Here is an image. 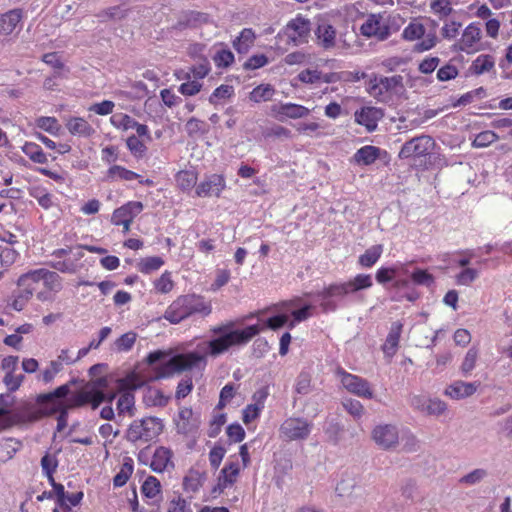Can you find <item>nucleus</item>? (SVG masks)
<instances>
[{
    "label": "nucleus",
    "mask_w": 512,
    "mask_h": 512,
    "mask_svg": "<svg viewBox=\"0 0 512 512\" xmlns=\"http://www.w3.org/2000/svg\"><path fill=\"white\" fill-rule=\"evenodd\" d=\"M349 294L347 282L331 284L317 293L322 299L330 297H343Z\"/></svg>",
    "instance_id": "obj_43"
},
{
    "label": "nucleus",
    "mask_w": 512,
    "mask_h": 512,
    "mask_svg": "<svg viewBox=\"0 0 512 512\" xmlns=\"http://www.w3.org/2000/svg\"><path fill=\"white\" fill-rule=\"evenodd\" d=\"M137 339V334L135 332H127L121 335L115 341V346L118 351L127 352L132 349Z\"/></svg>",
    "instance_id": "obj_56"
},
{
    "label": "nucleus",
    "mask_w": 512,
    "mask_h": 512,
    "mask_svg": "<svg viewBox=\"0 0 512 512\" xmlns=\"http://www.w3.org/2000/svg\"><path fill=\"white\" fill-rule=\"evenodd\" d=\"M207 365L206 355L196 351L179 353L155 368L156 379L169 378L174 374L193 370H204Z\"/></svg>",
    "instance_id": "obj_4"
},
{
    "label": "nucleus",
    "mask_w": 512,
    "mask_h": 512,
    "mask_svg": "<svg viewBox=\"0 0 512 512\" xmlns=\"http://www.w3.org/2000/svg\"><path fill=\"white\" fill-rule=\"evenodd\" d=\"M402 36L404 39L409 41H414L424 37L421 42H418L414 45L413 50L417 52L427 51L434 47L437 42L435 31L427 32L424 25L417 20H413L407 27H405Z\"/></svg>",
    "instance_id": "obj_10"
},
{
    "label": "nucleus",
    "mask_w": 512,
    "mask_h": 512,
    "mask_svg": "<svg viewBox=\"0 0 512 512\" xmlns=\"http://www.w3.org/2000/svg\"><path fill=\"white\" fill-rule=\"evenodd\" d=\"M298 78L301 82L307 84L329 82L317 69H306L298 75Z\"/></svg>",
    "instance_id": "obj_54"
},
{
    "label": "nucleus",
    "mask_w": 512,
    "mask_h": 512,
    "mask_svg": "<svg viewBox=\"0 0 512 512\" xmlns=\"http://www.w3.org/2000/svg\"><path fill=\"white\" fill-rule=\"evenodd\" d=\"M236 389L234 384H226L220 391L219 401L216 406L217 409L222 410L226 405L235 397Z\"/></svg>",
    "instance_id": "obj_58"
},
{
    "label": "nucleus",
    "mask_w": 512,
    "mask_h": 512,
    "mask_svg": "<svg viewBox=\"0 0 512 512\" xmlns=\"http://www.w3.org/2000/svg\"><path fill=\"white\" fill-rule=\"evenodd\" d=\"M349 293L368 289L373 286L372 277L369 274H357L353 279L347 281Z\"/></svg>",
    "instance_id": "obj_45"
},
{
    "label": "nucleus",
    "mask_w": 512,
    "mask_h": 512,
    "mask_svg": "<svg viewBox=\"0 0 512 512\" xmlns=\"http://www.w3.org/2000/svg\"><path fill=\"white\" fill-rule=\"evenodd\" d=\"M356 486V481L354 478L349 477L346 479H342L336 486V494L340 498L350 497L353 493V490Z\"/></svg>",
    "instance_id": "obj_59"
},
{
    "label": "nucleus",
    "mask_w": 512,
    "mask_h": 512,
    "mask_svg": "<svg viewBox=\"0 0 512 512\" xmlns=\"http://www.w3.org/2000/svg\"><path fill=\"white\" fill-rule=\"evenodd\" d=\"M256 40V34L251 28H244L238 37L233 41V48L238 54V61H242V56L248 54Z\"/></svg>",
    "instance_id": "obj_24"
},
{
    "label": "nucleus",
    "mask_w": 512,
    "mask_h": 512,
    "mask_svg": "<svg viewBox=\"0 0 512 512\" xmlns=\"http://www.w3.org/2000/svg\"><path fill=\"white\" fill-rule=\"evenodd\" d=\"M233 327V322H227L211 329V332L218 335V337L206 343V355L215 358L226 353L233 346L245 345L262 330L257 324L249 325L243 329H233Z\"/></svg>",
    "instance_id": "obj_2"
},
{
    "label": "nucleus",
    "mask_w": 512,
    "mask_h": 512,
    "mask_svg": "<svg viewBox=\"0 0 512 512\" xmlns=\"http://www.w3.org/2000/svg\"><path fill=\"white\" fill-rule=\"evenodd\" d=\"M154 289L157 293L168 294L175 286L172 279V273L168 270L164 271L159 278L153 282Z\"/></svg>",
    "instance_id": "obj_44"
},
{
    "label": "nucleus",
    "mask_w": 512,
    "mask_h": 512,
    "mask_svg": "<svg viewBox=\"0 0 512 512\" xmlns=\"http://www.w3.org/2000/svg\"><path fill=\"white\" fill-rule=\"evenodd\" d=\"M164 263V260L159 256H149L139 260L137 269L142 274L147 275L159 270Z\"/></svg>",
    "instance_id": "obj_40"
},
{
    "label": "nucleus",
    "mask_w": 512,
    "mask_h": 512,
    "mask_svg": "<svg viewBox=\"0 0 512 512\" xmlns=\"http://www.w3.org/2000/svg\"><path fill=\"white\" fill-rule=\"evenodd\" d=\"M234 95V87L232 85L222 84L217 87L209 97V102L213 105L219 104L221 100H226Z\"/></svg>",
    "instance_id": "obj_48"
},
{
    "label": "nucleus",
    "mask_w": 512,
    "mask_h": 512,
    "mask_svg": "<svg viewBox=\"0 0 512 512\" xmlns=\"http://www.w3.org/2000/svg\"><path fill=\"white\" fill-rule=\"evenodd\" d=\"M120 396L117 401V410L119 415L128 414L133 415V409L135 404V396L131 391L119 392Z\"/></svg>",
    "instance_id": "obj_42"
},
{
    "label": "nucleus",
    "mask_w": 512,
    "mask_h": 512,
    "mask_svg": "<svg viewBox=\"0 0 512 512\" xmlns=\"http://www.w3.org/2000/svg\"><path fill=\"white\" fill-rule=\"evenodd\" d=\"M401 85V77H385L370 80L367 91L379 101H387L391 97V91Z\"/></svg>",
    "instance_id": "obj_13"
},
{
    "label": "nucleus",
    "mask_w": 512,
    "mask_h": 512,
    "mask_svg": "<svg viewBox=\"0 0 512 512\" xmlns=\"http://www.w3.org/2000/svg\"><path fill=\"white\" fill-rule=\"evenodd\" d=\"M373 439L383 447L390 448L398 442V432L392 425H379L373 430Z\"/></svg>",
    "instance_id": "obj_22"
},
{
    "label": "nucleus",
    "mask_w": 512,
    "mask_h": 512,
    "mask_svg": "<svg viewBox=\"0 0 512 512\" xmlns=\"http://www.w3.org/2000/svg\"><path fill=\"white\" fill-rule=\"evenodd\" d=\"M479 385V382H464L458 380L448 385L444 394L451 399L460 400L473 395L477 391Z\"/></svg>",
    "instance_id": "obj_21"
},
{
    "label": "nucleus",
    "mask_w": 512,
    "mask_h": 512,
    "mask_svg": "<svg viewBox=\"0 0 512 512\" xmlns=\"http://www.w3.org/2000/svg\"><path fill=\"white\" fill-rule=\"evenodd\" d=\"M226 188V180L223 175L211 174L201 181L195 188V193L198 197H220L221 193Z\"/></svg>",
    "instance_id": "obj_14"
},
{
    "label": "nucleus",
    "mask_w": 512,
    "mask_h": 512,
    "mask_svg": "<svg viewBox=\"0 0 512 512\" xmlns=\"http://www.w3.org/2000/svg\"><path fill=\"white\" fill-rule=\"evenodd\" d=\"M166 512H192V509L190 503L178 494L168 501Z\"/></svg>",
    "instance_id": "obj_49"
},
{
    "label": "nucleus",
    "mask_w": 512,
    "mask_h": 512,
    "mask_svg": "<svg viewBox=\"0 0 512 512\" xmlns=\"http://www.w3.org/2000/svg\"><path fill=\"white\" fill-rule=\"evenodd\" d=\"M313 429V423L303 417H288L279 427V436L282 440L303 441L306 440Z\"/></svg>",
    "instance_id": "obj_9"
},
{
    "label": "nucleus",
    "mask_w": 512,
    "mask_h": 512,
    "mask_svg": "<svg viewBox=\"0 0 512 512\" xmlns=\"http://www.w3.org/2000/svg\"><path fill=\"white\" fill-rule=\"evenodd\" d=\"M58 467V459L56 455L46 453L41 458V468L43 474L48 478V480H53L54 473L56 472Z\"/></svg>",
    "instance_id": "obj_46"
},
{
    "label": "nucleus",
    "mask_w": 512,
    "mask_h": 512,
    "mask_svg": "<svg viewBox=\"0 0 512 512\" xmlns=\"http://www.w3.org/2000/svg\"><path fill=\"white\" fill-rule=\"evenodd\" d=\"M18 450V443L11 438L0 440V462L10 460Z\"/></svg>",
    "instance_id": "obj_47"
},
{
    "label": "nucleus",
    "mask_w": 512,
    "mask_h": 512,
    "mask_svg": "<svg viewBox=\"0 0 512 512\" xmlns=\"http://www.w3.org/2000/svg\"><path fill=\"white\" fill-rule=\"evenodd\" d=\"M143 385V381L135 373H130L123 378L117 380L118 392L134 391Z\"/></svg>",
    "instance_id": "obj_41"
},
{
    "label": "nucleus",
    "mask_w": 512,
    "mask_h": 512,
    "mask_svg": "<svg viewBox=\"0 0 512 512\" xmlns=\"http://www.w3.org/2000/svg\"><path fill=\"white\" fill-rule=\"evenodd\" d=\"M478 277V271L474 268H465L456 275L458 285L468 286Z\"/></svg>",
    "instance_id": "obj_64"
},
{
    "label": "nucleus",
    "mask_w": 512,
    "mask_h": 512,
    "mask_svg": "<svg viewBox=\"0 0 512 512\" xmlns=\"http://www.w3.org/2000/svg\"><path fill=\"white\" fill-rule=\"evenodd\" d=\"M336 375L340 377L342 386L351 394L364 399L373 398V390L370 383L357 375L351 374L345 371L343 368L338 367L336 369Z\"/></svg>",
    "instance_id": "obj_11"
},
{
    "label": "nucleus",
    "mask_w": 512,
    "mask_h": 512,
    "mask_svg": "<svg viewBox=\"0 0 512 512\" xmlns=\"http://www.w3.org/2000/svg\"><path fill=\"white\" fill-rule=\"evenodd\" d=\"M106 177L108 180H123V181H134L136 179H140L141 175L125 168L121 165H112L108 168L106 172Z\"/></svg>",
    "instance_id": "obj_31"
},
{
    "label": "nucleus",
    "mask_w": 512,
    "mask_h": 512,
    "mask_svg": "<svg viewBox=\"0 0 512 512\" xmlns=\"http://www.w3.org/2000/svg\"><path fill=\"white\" fill-rule=\"evenodd\" d=\"M311 32V22L309 19L298 15L290 20L283 29L284 36L294 45H300L308 42Z\"/></svg>",
    "instance_id": "obj_12"
},
{
    "label": "nucleus",
    "mask_w": 512,
    "mask_h": 512,
    "mask_svg": "<svg viewBox=\"0 0 512 512\" xmlns=\"http://www.w3.org/2000/svg\"><path fill=\"white\" fill-rule=\"evenodd\" d=\"M205 127L204 121L194 117L190 118L185 124V130L190 137L203 134L206 131Z\"/></svg>",
    "instance_id": "obj_62"
},
{
    "label": "nucleus",
    "mask_w": 512,
    "mask_h": 512,
    "mask_svg": "<svg viewBox=\"0 0 512 512\" xmlns=\"http://www.w3.org/2000/svg\"><path fill=\"white\" fill-rule=\"evenodd\" d=\"M403 329V324L400 321L393 322L390 331L382 345V351L388 358H392L398 349L400 337Z\"/></svg>",
    "instance_id": "obj_23"
},
{
    "label": "nucleus",
    "mask_w": 512,
    "mask_h": 512,
    "mask_svg": "<svg viewBox=\"0 0 512 512\" xmlns=\"http://www.w3.org/2000/svg\"><path fill=\"white\" fill-rule=\"evenodd\" d=\"M198 173L194 170H181L175 175L177 187L183 192H189L196 187Z\"/></svg>",
    "instance_id": "obj_32"
},
{
    "label": "nucleus",
    "mask_w": 512,
    "mask_h": 512,
    "mask_svg": "<svg viewBox=\"0 0 512 512\" xmlns=\"http://www.w3.org/2000/svg\"><path fill=\"white\" fill-rule=\"evenodd\" d=\"M271 115L279 121L285 119H300L310 114V109L296 103H279L270 108Z\"/></svg>",
    "instance_id": "obj_15"
},
{
    "label": "nucleus",
    "mask_w": 512,
    "mask_h": 512,
    "mask_svg": "<svg viewBox=\"0 0 512 512\" xmlns=\"http://www.w3.org/2000/svg\"><path fill=\"white\" fill-rule=\"evenodd\" d=\"M318 39V43L325 49H330L335 46L336 42V30L335 28L326 21L318 24L315 31Z\"/></svg>",
    "instance_id": "obj_26"
},
{
    "label": "nucleus",
    "mask_w": 512,
    "mask_h": 512,
    "mask_svg": "<svg viewBox=\"0 0 512 512\" xmlns=\"http://www.w3.org/2000/svg\"><path fill=\"white\" fill-rule=\"evenodd\" d=\"M478 355H479V351L476 347H471L464 359H463V362L461 364V372L463 375H468L470 374V372L475 368L476 366V362H477V359H478Z\"/></svg>",
    "instance_id": "obj_50"
},
{
    "label": "nucleus",
    "mask_w": 512,
    "mask_h": 512,
    "mask_svg": "<svg viewBox=\"0 0 512 512\" xmlns=\"http://www.w3.org/2000/svg\"><path fill=\"white\" fill-rule=\"evenodd\" d=\"M355 121L362 125L368 132H373L378 126V122L383 118L382 109L372 106L362 107L355 112Z\"/></svg>",
    "instance_id": "obj_19"
},
{
    "label": "nucleus",
    "mask_w": 512,
    "mask_h": 512,
    "mask_svg": "<svg viewBox=\"0 0 512 512\" xmlns=\"http://www.w3.org/2000/svg\"><path fill=\"white\" fill-rule=\"evenodd\" d=\"M51 486L53 487V497H56V504L63 509L65 512H69V505L66 503V492L64 486L60 483H57L55 479L49 480Z\"/></svg>",
    "instance_id": "obj_52"
},
{
    "label": "nucleus",
    "mask_w": 512,
    "mask_h": 512,
    "mask_svg": "<svg viewBox=\"0 0 512 512\" xmlns=\"http://www.w3.org/2000/svg\"><path fill=\"white\" fill-rule=\"evenodd\" d=\"M383 253V246L373 245L365 250L363 254H361L358 258V263L360 266L364 268H371L374 266L378 260L380 259Z\"/></svg>",
    "instance_id": "obj_36"
},
{
    "label": "nucleus",
    "mask_w": 512,
    "mask_h": 512,
    "mask_svg": "<svg viewBox=\"0 0 512 512\" xmlns=\"http://www.w3.org/2000/svg\"><path fill=\"white\" fill-rule=\"evenodd\" d=\"M204 477L197 470L190 469L183 478L182 487L186 493H197L203 486Z\"/></svg>",
    "instance_id": "obj_35"
},
{
    "label": "nucleus",
    "mask_w": 512,
    "mask_h": 512,
    "mask_svg": "<svg viewBox=\"0 0 512 512\" xmlns=\"http://www.w3.org/2000/svg\"><path fill=\"white\" fill-rule=\"evenodd\" d=\"M140 491L145 498L155 500L162 494L161 482L155 476L149 475L142 483Z\"/></svg>",
    "instance_id": "obj_34"
},
{
    "label": "nucleus",
    "mask_w": 512,
    "mask_h": 512,
    "mask_svg": "<svg viewBox=\"0 0 512 512\" xmlns=\"http://www.w3.org/2000/svg\"><path fill=\"white\" fill-rule=\"evenodd\" d=\"M150 468L156 473H163L174 468L173 452L170 448L159 446L155 449Z\"/></svg>",
    "instance_id": "obj_20"
},
{
    "label": "nucleus",
    "mask_w": 512,
    "mask_h": 512,
    "mask_svg": "<svg viewBox=\"0 0 512 512\" xmlns=\"http://www.w3.org/2000/svg\"><path fill=\"white\" fill-rule=\"evenodd\" d=\"M344 409L354 418L359 419L364 413V407L360 401L355 399H346L342 402Z\"/></svg>",
    "instance_id": "obj_63"
},
{
    "label": "nucleus",
    "mask_w": 512,
    "mask_h": 512,
    "mask_svg": "<svg viewBox=\"0 0 512 512\" xmlns=\"http://www.w3.org/2000/svg\"><path fill=\"white\" fill-rule=\"evenodd\" d=\"M435 147L436 142L433 137L422 134L406 141L402 145L398 153V157L400 159H409L415 163L419 162L421 164L430 158Z\"/></svg>",
    "instance_id": "obj_5"
},
{
    "label": "nucleus",
    "mask_w": 512,
    "mask_h": 512,
    "mask_svg": "<svg viewBox=\"0 0 512 512\" xmlns=\"http://www.w3.org/2000/svg\"><path fill=\"white\" fill-rule=\"evenodd\" d=\"M212 306L202 296L195 294L177 297L165 310L163 318L171 324H178L193 314L207 316Z\"/></svg>",
    "instance_id": "obj_3"
},
{
    "label": "nucleus",
    "mask_w": 512,
    "mask_h": 512,
    "mask_svg": "<svg viewBox=\"0 0 512 512\" xmlns=\"http://www.w3.org/2000/svg\"><path fill=\"white\" fill-rule=\"evenodd\" d=\"M382 16L380 14L368 15L365 22L361 25V34L367 37H375L379 41H383L390 35V29L387 25L381 23Z\"/></svg>",
    "instance_id": "obj_16"
},
{
    "label": "nucleus",
    "mask_w": 512,
    "mask_h": 512,
    "mask_svg": "<svg viewBox=\"0 0 512 512\" xmlns=\"http://www.w3.org/2000/svg\"><path fill=\"white\" fill-rule=\"evenodd\" d=\"M16 286L11 307L22 311L34 295L41 303L53 302L63 289V278L55 271L38 268L21 274Z\"/></svg>",
    "instance_id": "obj_1"
},
{
    "label": "nucleus",
    "mask_w": 512,
    "mask_h": 512,
    "mask_svg": "<svg viewBox=\"0 0 512 512\" xmlns=\"http://www.w3.org/2000/svg\"><path fill=\"white\" fill-rule=\"evenodd\" d=\"M498 139L499 136L494 131L486 130L476 135L472 145L478 148L487 147L490 144L496 142Z\"/></svg>",
    "instance_id": "obj_53"
},
{
    "label": "nucleus",
    "mask_w": 512,
    "mask_h": 512,
    "mask_svg": "<svg viewBox=\"0 0 512 512\" xmlns=\"http://www.w3.org/2000/svg\"><path fill=\"white\" fill-rule=\"evenodd\" d=\"M143 209L144 205L142 202L128 201L113 211L111 223L115 226H120L121 223L126 221H134L135 217L139 215Z\"/></svg>",
    "instance_id": "obj_17"
},
{
    "label": "nucleus",
    "mask_w": 512,
    "mask_h": 512,
    "mask_svg": "<svg viewBox=\"0 0 512 512\" xmlns=\"http://www.w3.org/2000/svg\"><path fill=\"white\" fill-rule=\"evenodd\" d=\"M163 424L156 417L134 420L127 429V439L131 442H149L161 434Z\"/></svg>",
    "instance_id": "obj_7"
},
{
    "label": "nucleus",
    "mask_w": 512,
    "mask_h": 512,
    "mask_svg": "<svg viewBox=\"0 0 512 512\" xmlns=\"http://www.w3.org/2000/svg\"><path fill=\"white\" fill-rule=\"evenodd\" d=\"M107 385V380L104 377L98 378L92 387H86L69 396L71 409L90 406L91 409L96 410L103 402L104 396L102 390Z\"/></svg>",
    "instance_id": "obj_8"
},
{
    "label": "nucleus",
    "mask_w": 512,
    "mask_h": 512,
    "mask_svg": "<svg viewBox=\"0 0 512 512\" xmlns=\"http://www.w3.org/2000/svg\"><path fill=\"white\" fill-rule=\"evenodd\" d=\"M68 384L57 387L54 391L37 397L40 412L45 416H54L63 409H71Z\"/></svg>",
    "instance_id": "obj_6"
},
{
    "label": "nucleus",
    "mask_w": 512,
    "mask_h": 512,
    "mask_svg": "<svg viewBox=\"0 0 512 512\" xmlns=\"http://www.w3.org/2000/svg\"><path fill=\"white\" fill-rule=\"evenodd\" d=\"M411 280L416 285L431 286L434 284V276L424 269H415L411 274Z\"/></svg>",
    "instance_id": "obj_57"
},
{
    "label": "nucleus",
    "mask_w": 512,
    "mask_h": 512,
    "mask_svg": "<svg viewBox=\"0 0 512 512\" xmlns=\"http://www.w3.org/2000/svg\"><path fill=\"white\" fill-rule=\"evenodd\" d=\"M209 52L215 64H233L235 61L234 54L223 43L215 44Z\"/></svg>",
    "instance_id": "obj_33"
},
{
    "label": "nucleus",
    "mask_w": 512,
    "mask_h": 512,
    "mask_svg": "<svg viewBox=\"0 0 512 512\" xmlns=\"http://www.w3.org/2000/svg\"><path fill=\"white\" fill-rule=\"evenodd\" d=\"M110 122L115 128L127 131L133 128L135 119L127 114L117 113L111 116Z\"/></svg>",
    "instance_id": "obj_51"
},
{
    "label": "nucleus",
    "mask_w": 512,
    "mask_h": 512,
    "mask_svg": "<svg viewBox=\"0 0 512 512\" xmlns=\"http://www.w3.org/2000/svg\"><path fill=\"white\" fill-rule=\"evenodd\" d=\"M175 424L179 433L188 435L198 430L200 426V417L194 414L192 408L181 407L178 411Z\"/></svg>",
    "instance_id": "obj_18"
},
{
    "label": "nucleus",
    "mask_w": 512,
    "mask_h": 512,
    "mask_svg": "<svg viewBox=\"0 0 512 512\" xmlns=\"http://www.w3.org/2000/svg\"><path fill=\"white\" fill-rule=\"evenodd\" d=\"M481 38V29L476 24L468 25L461 37V40L458 44H454L453 47H459L460 50H467L472 48L475 43H477Z\"/></svg>",
    "instance_id": "obj_28"
},
{
    "label": "nucleus",
    "mask_w": 512,
    "mask_h": 512,
    "mask_svg": "<svg viewBox=\"0 0 512 512\" xmlns=\"http://www.w3.org/2000/svg\"><path fill=\"white\" fill-rule=\"evenodd\" d=\"M275 94L271 84H260L249 93V100L254 103L270 101Z\"/></svg>",
    "instance_id": "obj_37"
},
{
    "label": "nucleus",
    "mask_w": 512,
    "mask_h": 512,
    "mask_svg": "<svg viewBox=\"0 0 512 512\" xmlns=\"http://www.w3.org/2000/svg\"><path fill=\"white\" fill-rule=\"evenodd\" d=\"M115 104L110 100H103L99 103H94L89 106L88 111L93 112L100 116H106L113 112Z\"/></svg>",
    "instance_id": "obj_61"
},
{
    "label": "nucleus",
    "mask_w": 512,
    "mask_h": 512,
    "mask_svg": "<svg viewBox=\"0 0 512 512\" xmlns=\"http://www.w3.org/2000/svg\"><path fill=\"white\" fill-rule=\"evenodd\" d=\"M240 473V467L237 462H230L226 464L220 472L218 478V486L220 489H226L232 486Z\"/></svg>",
    "instance_id": "obj_27"
},
{
    "label": "nucleus",
    "mask_w": 512,
    "mask_h": 512,
    "mask_svg": "<svg viewBox=\"0 0 512 512\" xmlns=\"http://www.w3.org/2000/svg\"><path fill=\"white\" fill-rule=\"evenodd\" d=\"M133 470V460L130 457H126L120 467L119 472L113 478V485L115 487L124 486L131 477Z\"/></svg>",
    "instance_id": "obj_39"
},
{
    "label": "nucleus",
    "mask_w": 512,
    "mask_h": 512,
    "mask_svg": "<svg viewBox=\"0 0 512 512\" xmlns=\"http://www.w3.org/2000/svg\"><path fill=\"white\" fill-rule=\"evenodd\" d=\"M22 151L34 163L45 164L48 162L47 155L43 149L34 142H25L22 146Z\"/></svg>",
    "instance_id": "obj_38"
},
{
    "label": "nucleus",
    "mask_w": 512,
    "mask_h": 512,
    "mask_svg": "<svg viewBox=\"0 0 512 512\" xmlns=\"http://www.w3.org/2000/svg\"><path fill=\"white\" fill-rule=\"evenodd\" d=\"M126 145L132 155L141 158L146 153L147 147L137 136H129L126 140Z\"/></svg>",
    "instance_id": "obj_55"
},
{
    "label": "nucleus",
    "mask_w": 512,
    "mask_h": 512,
    "mask_svg": "<svg viewBox=\"0 0 512 512\" xmlns=\"http://www.w3.org/2000/svg\"><path fill=\"white\" fill-rule=\"evenodd\" d=\"M21 11L13 9L0 15V33L10 35L21 20Z\"/></svg>",
    "instance_id": "obj_30"
},
{
    "label": "nucleus",
    "mask_w": 512,
    "mask_h": 512,
    "mask_svg": "<svg viewBox=\"0 0 512 512\" xmlns=\"http://www.w3.org/2000/svg\"><path fill=\"white\" fill-rule=\"evenodd\" d=\"M66 128L70 134L89 138L95 133V129L82 117H70L66 122Z\"/></svg>",
    "instance_id": "obj_25"
},
{
    "label": "nucleus",
    "mask_w": 512,
    "mask_h": 512,
    "mask_svg": "<svg viewBox=\"0 0 512 512\" xmlns=\"http://www.w3.org/2000/svg\"><path fill=\"white\" fill-rule=\"evenodd\" d=\"M311 391V376L307 372H301L295 383V392L300 395H306Z\"/></svg>",
    "instance_id": "obj_60"
},
{
    "label": "nucleus",
    "mask_w": 512,
    "mask_h": 512,
    "mask_svg": "<svg viewBox=\"0 0 512 512\" xmlns=\"http://www.w3.org/2000/svg\"><path fill=\"white\" fill-rule=\"evenodd\" d=\"M381 149L376 146L366 145L354 154V160L358 164L371 165L380 157Z\"/></svg>",
    "instance_id": "obj_29"
}]
</instances>
